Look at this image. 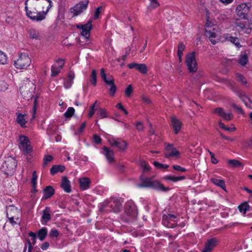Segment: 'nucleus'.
<instances>
[{"instance_id":"338daca9","label":"nucleus","mask_w":252,"mask_h":252,"mask_svg":"<svg viewBox=\"0 0 252 252\" xmlns=\"http://www.w3.org/2000/svg\"><path fill=\"white\" fill-rule=\"evenodd\" d=\"M49 247V244L48 242H45L41 246V249L43 250H47Z\"/></svg>"},{"instance_id":"c85d7f7f","label":"nucleus","mask_w":252,"mask_h":252,"mask_svg":"<svg viewBox=\"0 0 252 252\" xmlns=\"http://www.w3.org/2000/svg\"><path fill=\"white\" fill-rule=\"evenodd\" d=\"M29 36L31 38L33 39L39 40L40 39V34L38 31L32 29L29 31Z\"/></svg>"},{"instance_id":"6e6552de","label":"nucleus","mask_w":252,"mask_h":252,"mask_svg":"<svg viewBox=\"0 0 252 252\" xmlns=\"http://www.w3.org/2000/svg\"><path fill=\"white\" fill-rule=\"evenodd\" d=\"M19 148L26 154H29L32 151V147L29 138L25 135H20L19 138Z\"/></svg>"},{"instance_id":"0eeeda50","label":"nucleus","mask_w":252,"mask_h":252,"mask_svg":"<svg viewBox=\"0 0 252 252\" xmlns=\"http://www.w3.org/2000/svg\"><path fill=\"white\" fill-rule=\"evenodd\" d=\"M251 7L252 4L249 2L241 3L236 7V13L241 19H245L247 18Z\"/></svg>"},{"instance_id":"79ce46f5","label":"nucleus","mask_w":252,"mask_h":252,"mask_svg":"<svg viewBox=\"0 0 252 252\" xmlns=\"http://www.w3.org/2000/svg\"><path fill=\"white\" fill-rule=\"evenodd\" d=\"M249 208L250 206L246 202L242 204L239 206V211L244 214L246 213V211L249 210Z\"/></svg>"},{"instance_id":"f704fd0d","label":"nucleus","mask_w":252,"mask_h":252,"mask_svg":"<svg viewBox=\"0 0 252 252\" xmlns=\"http://www.w3.org/2000/svg\"><path fill=\"white\" fill-rule=\"evenodd\" d=\"M164 179L166 180H170L171 181H172L173 182H176L179 181L183 180L185 179V177L183 176H180V177H176L174 176H166L164 177Z\"/></svg>"},{"instance_id":"f03ea898","label":"nucleus","mask_w":252,"mask_h":252,"mask_svg":"<svg viewBox=\"0 0 252 252\" xmlns=\"http://www.w3.org/2000/svg\"><path fill=\"white\" fill-rule=\"evenodd\" d=\"M141 183L136 185V187L138 188H150L164 191L169 189L168 188L164 187L158 181L153 180L151 178H146L145 179H141Z\"/></svg>"},{"instance_id":"f8f14e48","label":"nucleus","mask_w":252,"mask_h":252,"mask_svg":"<svg viewBox=\"0 0 252 252\" xmlns=\"http://www.w3.org/2000/svg\"><path fill=\"white\" fill-rule=\"evenodd\" d=\"M16 167V162L15 160L12 158H8L2 164V169L7 174L8 172L13 171Z\"/></svg>"},{"instance_id":"4be33fe9","label":"nucleus","mask_w":252,"mask_h":252,"mask_svg":"<svg viewBox=\"0 0 252 252\" xmlns=\"http://www.w3.org/2000/svg\"><path fill=\"white\" fill-rule=\"evenodd\" d=\"M51 210L48 207H46L43 211L41 222L42 224H46L50 219Z\"/></svg>"},{"instance_id":"473e14b6","label":"nucleus","mask_w":252,"mask_h":252,"mask_svg":"<svg viewBox=\"0 0 252 252\" xmlns=\"http://www.w3.org/2000/svg\"><path fill=\"white\" fill-rule=\"evenodd\" d=\"M44 193L45 198H48L54 194V189L52 187L48 186L45 189Z\"/></svg>"},{"instance_id":"58836bf2","label":"nucleus","mask_w":252,"mask_h":252,"mask_svg":"<svg viewBox=\"0 0 252 252\" xmlns=\"http://www.w3.org/2000/svg\"><path fill=\"white\" fill-rule=\"evenodd\" d=\"M61 68L58 67L57 64H53L51 67V76H56L61 71Z\"/></svg>"},{"instance_id":"9b49d317","label":"nucleus","mask_w":252,"mask_h":252,"mask_svg":"<svg viewBox=\"0 0 252 252\" xmlns=\"http://www.w3.org/2000/svg\"><path fill=\"white\" fill-rule=\"evenodd\" d=\"M89 0H86L83 1H80L76 4L72 8L70 9V12L73 16H76L81 14L85 10L88 6Z\"/></svg>"},{"instance_id":"0e129e2a","label":"nucleus","mask_w":252,"mask_h":252,"mask_svg":"<svg viewBox=\"0 0 252 252\" xmlns=\"http://www.w3.org/2000/svg\"><path fill=\"white\" fill-rule=\"evenodd\" d=\"M136 128L139 131L142 130L144 128L143 124L140 122H137L136 124Z\"/></svg>"},{"instance_id":"cd10ccee","label":"nucleus","mask_w":252,"mask_h":252,"mask_svg":"<svg viewBox=\"0 0 252 252\" xmlns=\"http://www.w3.org/2000/svg\"><path fill=\"white\" fill-rule=\"evenodd\" d=\"M26 117V114H22V113H18L17 116V122L23 127H26L27 123Z\"/></svg>"},{"instance_id":"13d9d810","label":"nucleus","mask_w":252,"mask_h":252,"mask_svg":"<svg viewBox=\"0 0 252 252\" xmlns=\"http://www.w3.org/2000/svg\"><path fill=\"white\" fill-rule=\"evenodd\" d=\"M96 103H97V101H95L94 103V105L93 106H92V107L91 108V109L89 113V117L90 118L92 117L95 113V109H94V107H95V105L96 104Z\"/></svg>"},{"instance_id":"e433bc0d","label":"nucleus","mask_w":252,"mask_h":252,"mask_svg":"<svg viewBox=\"0 0 252 252\" xmlns=\"http://www.w3.org/2000/svg\"><path fill=\"white\" fill-rule=\"evenodd\" d=\"M150 3L147 6V9L149 10H152L157 8L159 6V3L157 0H149Z\"/></svg>"},{"instance_id":"aec40b11","label":"nucleus","mask_w":252,"mask_h":252,"mask_svg":"<svg viewBox=\"0 0 252 252\" xmlns=\"http://www.w3.org/2000/svg\"><path fill=\"white\" fill-rule=\"evenodd\" d=\"M103 154L105 155L107 160L109 163H112L114 161V152L109 149L106 147L103 148Z\"/></svg>"},{"instance_id":"2f4dec72","label":"nucleus","mask_w":252,"mask_h":252,"mask_svg":"<svg viewBox=\"0 0 252 252\" xmlns=\"http://www.w3.org/2000/svg\"><path fill=\"white\" fill-rule=\"evenodd\" d=\"M65 167L63 165H53L50 169V173L54 175L58 172H62L64 171Z\"/></svg>"},{"instance_id":"c756f323","label":"nucleus","mask_w":252,"mask_h":252,"mask_svg":"<svg viewBox=\"0 0 252 252\" xmlns=\"http://www.w3.org/2000/svg\"><path fill=\"white\" fill-rule=\"evenodd\" d=\"M210 180L214 185L225 190V184L223 180L213 178Z\"/></svg>"},{"instance_id":"b1692460","label":"nucleus","mask_w":252,"mask_h":252,"mask_svg":"<svg viewBox=\"0 0 252 252\" xmlns=\"http://www.w3.org/2000/svg\"><path fill=\"white\" fill-rule=\"evenodd\" d=\"M61 187L66 192L69 193L71 191L70 182L66 177H63Z\"/></svg>"},{"instance_id":"774afa93","label":"nucleus","mask_w":252,"mask_h":252,"mask_svg":"<svg viewBox=\"0 0 252 252\" xmlns=\"http://www.w3.org/2000/svg\"><path fill=\"white\" fill-rule=\"evenodd\" d=\"M185 48V46L183 43H180L178 45V51L183 52Z\"/></svg>"},{"instance_id":"dca6fc26","label":"nucleus","mask_w":252,"mask_h":252,"mask_svg":"<svg viewBox=\"0 0 252 252\" xmlns=\"http://www.w3.org/2000/svg\"><path fill=\"white\" fill-rule=\"evenodd\" d=\"M215 113L226 121H229L232 118V114L230 111L225 112L223 109L220 107L216 108L215 110Z\"/></svg>"},{"instance_id":"69168bd1","label":"nucleus","mask_w":252,"mask_h":252,"mask_svg":"<svg viewBox=\"0 0 252 252\" xmlns=\"http://www.w3.org/2000/svg\"><path fill=\"white\" fill-rule=\"evenodd\" d=\"M51 237H57L59 235V232L57 230H52L50 233Z\"/></svg>"},{"instance_id":"a19ab883","label":"nucleus","mask_w":252,"mask_h":252,"mask_svg":"<svg viewBox=\"0 0 252 252\" xmlns=\"http://www.w3.org/2000/svg\"><path fill=\"white\" fill-rule=\"evenodd\" d=\"M57 129V126L53 125H49L47 129V133L49 135H52L54 134Z\"/></svg>"},{"instance_id":"c03bdc74","label":"nucleus","mask_w":252,"mask_h":252,"mask_svg":"<svg viewBox=\"0 0 252 252\" xmlns=\"http://www.w3.org/2000/svg\"><path fill=\"white\" fill-rule=\"evenodd\" d=\"M6 55L0 50V64H5L7 63Z\"/></svg>"},{"instance_id":"5fc2aeb1","label":"nucleus","mask_w":252,"mask_h":252,"mask_svg":"<svg viewBox=\"0 0 252 252\" xmlns=\"http://www.w3.org/2000/svg\"><path fill=\"white\" fill-rule=\"evenodd\" d=\"M119 19L123 22H126L127 21H130V18L128 16H125V13L121 14L119 17Z\"/></svg>"},{"instance_id":"603ef678","label":"nucleus","mask_w":252,"mask_h":252,"mask_svg":"<svg viewBox=\"0 0 252 252\" xmlns=\"http://www.w3.org/2000/svg\"><path fill=\"white\" fill-rule=\"evenodd\" d=\"M236 79L238 81L241 82V83L243 85H245L247 83V81L245 78L240 74H237L236 75Z\"/></svg>"},{"instance_id":"423d86ee","label":"nucleus","mask_w":252,"mask_h":252,"mask_svg":"<svg viewBox=\"0 0 252 252\" xmlns=\"http://www.w3.org/2000/svg\"><path fill=\"white\" fill-rule=\"evenodd\" d=\"M186 63L189 72L194 73L197 71L198 66L195 57V52H192L187 55Z\"/></svg>"},{"instance_id":"052dcab7","label":"nucleus","mask_w":252,"mask_h":252,"mask_svg":"<svg viewBox=\"0 0 252 252\" xmlns=\"http://www.w3.org/2000/svg\"><path fill=\"white\" fill-rule=\"evenodd\" d=\"M53 159V158L52 156L50 155H47L46 156L44 159V164H47L48 162L51 161L52 159Z\"/></svg>"},{"instance_id":"864d4df0","label":"nucleus","mask_w":252,"mask_h":252,"mask_svg":"<svg viewBox=\"0 0 252 252\" xmlns=\"http://www.w3.org/2000/svg\"><path fill=\"white\" fill-rule=\"evenodd\" d=\"M140 164L141 166L143 167V170L144 171H148L149 170L150 167L146 162V161L144 160L141 161Z\"/></svg>"},{"instance_id":"37998d69","label":"nucleus","mask_w":252,"mask_h":252,"mask_svg":"<svg viewBox=\"0 0 252 252\" xmlns=\"http://www.w3.org/2000/svg\"><path fill=\"white\" fill-rule=\"evenodd\" d=\"M90 82L94 85L95 86L96 84V73L95 70H93L90 76Z\"/></svg>"},{"instance_id":"7c9ffc66","label":"nucleus","mask_w":252,"mask_h":252,"mask_svg":"<svg viewBox=\"0 0 252 252\" xmlns=\"http://www.w3.org/2000/svg\"><path fill=\"white\" fill-rule=\"evenodd\" d=\"M113 204L114 205H111V207L113 208V211L116 213L120 212L122 208V204L120 200L118 199H114Z\"/></svg>"},{"instance_id":"3c124183","label":"nucleus","mask_w":252,"mask_h":252,"mask_svg":"<svg viewBox=\"0 0 252 252\" xmlns=\"http://www.w3.org/2000/svg\"><path fill=\"white\" fill-rule=\"evenodd\" d=\"M153 164L157 168L160 169L167 168L169 167V166L167 164H163L157 161H154Z\"/></svg>"},{"instance_id":"a878e982","label":"nucleus","mask_w":252,"mask_h":252,"mask_svg":"<svg viewBox=\"0 0 252 252\" xmlns=\"http://www.w3.org/2000/svg\"><path fill=\"white\" fill-rule=\"evenodd\" d=\"M224 38L226 40L230 41L234 44L237 47L240 48L241 47L240 40L238 38L231 36L230 34L224 35Z\"/></svg>"},{"instance_id":"2eb2a0df","label":"nucleus","mask_w":252,"mask_h":252,"mask_svg":"<svg viewBox=\"0 0 252 252\" xmlns=\"http://www.w3.org/2000/svg\"><path fill=\"white\" fill-rule=\"evenodd\" d=\"M125 212L129 216L134 217L137 215V210L135 205L132 202L126 204Z\"/></svg>"},{"instance_id":"39448f33","label":"nucleus","mask_w":252,"mask_h":252,"mask_svg":"<svg viewBox=\"0 0 252 252\" xmlns=\"http://www.w3.org/2000/svg\"><path fill=\"white\" fill-rule=\"evenodd\" d=\"M31 63V60L27 53H21L18 59L14 61V65L18 69H26Z\"/></svg>"},{"instance_id":"393cba45","label":"nucleus","mask_w":252,"mask_h":252,"mask_svg":"<svg viewBox=\"0 0 252 252\" xmlns=\"http://www.w3.org/2000/svg\"><path fill=\"white\" fill-rule=\"evenodd\" d=\"M171 123L175 133L177 134L180 131L181 128V122L178 119L173 117L171 118Z\"/></svg>"},{"instance_id":"09e8293b","label":"nucleus","mask_w":252,"mask_h":252,"mask_svg":"<svg viewBox=\"0 0 252 252\" xmlns=\"http://www.w3.org/2000/svg\"><path fill=\"white\" fill-rule=\"evenodd\" d=\"M103 80L105 82V83L108 85L112 84V83H114V79L113 77L111 76H109L108 77H107L106 76V77L103 78Z\"/></svg>"},{"instance_id":"5701e85b","label":"nucleus","mask_w":252,"mask_h":252,"mask_svg":"<svg viewBox=\"0 0 252 252\" xmlns=\"http://www.w3.org/2000/svg\"><path fill=\"white\" fill-rule=\"evenodd\" d=\"M74 77V73L70 71L68 73L67 78L64 81V86L65 88L68 89L72 86Z\"/></svg>"},{"instance_id":"a211bd4d","label":"nucleus","mask_w":252,"mask_h":252,"mask_svg":"<svg viewBox=\"0 0 252 252\" xmlns=\"http://www.w3.org/2000/svg\"><path fill=\"white\" fill-rule=\"evenodd\" d=\"M176 218V216L172 214L164 215L162 217V223L167 227H172L175 224L170 223V221Z\"/></svg>"},{"instance_id":"c9c22d12","label":"nucleus","mask_w":252,"mask_h":252,"mask_svg":"<svg viewBox=\"0 0 252 252\" xmlns=\"http://www.w3.org/2000/svg\"><path fill=\"white\" fill-rule=\"evenodd\" d=\"M47 234V229L43 227L40 229L38 232V237L40 241H43L45 237H46Z\"/></svg>"},{"instance_id":"4d7b16f0","label":"nucleus","mask_w":252,"mask_h":252,"mask_svg":"<svg viewBox=\"0 0 252 252\" xmlns=\"http://www.w3.org/2000/svg\"><path fill=\"white\" fill-rule=\"evenodd\" d=\"M109 86L110 87L109 89L110 94L111 95H114L116 91V87L114 85V83H112V84L109 85Z\"/></svg>"},{"instance_id":"72a5a7b5","label":"nucleus","mask_w":252,"mask_h":252,"mask_svg":"<svg viewBox=\"0 0 252 252\" xmlns=\"http://www.w3.org/2000/svg\"><path fill=\"white\" fill-rule=\"evenodd\" d=\"M248 62V56L246 54V53L244 54H241L240 55L239 59L238 60V63L244 66L246 65Z\"/></svg>"},{"instance_id":"de8ad7c7","label":"nucleus","mask_w":252,"mask_h":252,"mask_svg":"<svg viewBox=\"0 0 252 252\" xmlns=\"http://www.w3.org/2000/svg\"><path fill=\"white\" fill-rule=\"evenodd\" d=\"M133 92L131 85H129L125 90V94L127 97H129Z\"/></svg>"},{"instance_id":"6e6d98bb","label":"nucleus","mask_w":252,"mask_h":252,"mask_svg":"<svg viewBox=\"0 0 252 252\" xmlns=\"http://www.w3.org/2000/svg\"><path fill=\"white\" fill-rule=\"evenodd\" d=\"M99 117L100 118L103 119L107 117L106 111L104 109H100L99 110Z\"/></svg>"},{"instance_id":"6ab92c4d","label":"nucleus","mask_w":252,"mask_h":252,"mask_svg":"<svg viewBox=\"0 0 252 252\" xmlns=\"http://www.w3.org/2000/svg\"><path fill=\"white\" fill-rule=\"evenodd\" d=\"M217 244V240L216 238H213L208 240L202 252H211L216 247Z\"/></svg>"},{"instance_id":"4468645a","label":"nucleus","mask_w":252,"mask_h":252,"mask_svg":"<svg viewBox=\"0 0 252 252\" xmlns=\"http://www.w3.org/2000/svg\"><path fill=\"white\" fill-rule=\"evenodd\" d=\"M216 31V30L214 27L212 28L208 23H206L205 35L207 37H208L210 38V41L213 44H215L217 42V41L215 39L217 36Z\"/></svg>"},{"instance_id":"bb28decb","label":"nucleus","mask_w":252,"mask_h":252,"mask_svg":"<svg viewBox=\"0 0 252 252\" xmlns=\"http://www.w3.org/2000/svg\"><path fill=\"white\" fill-rule=\"evenodd\" d=\"M238 95L247 106L252 109V101L250 100L244 93L242 92L238 93Z\"/></svg>"},{"instance_id":"bf43d9fd","label":"nucleus","mask_w":252,"mask_h":252,"mask_svg":"<svg viewBox=\"0 0 252 252\" xmlns=\"http://www.w3.org/2000/svg\"><path fill=\"white\" fill-rule=\"evenodd\" d=\"M173 168L177 171H179L182 172H186L187 171V169L185 168L182 167L181 166L179 165H173L172 166Z\"/></svg>"},{"instance_id":"7ed1b4c3","label":"nucleus","mask_w":252,"mask_h":252,"mask_svg":"<svg viewBox=\"0 0 252 252\" xmlns=\"http://www.w3.org/2000/svg\"><path fill=\"white\" fill-rule=\"evenodd\" d=\"M35 89V85L31 81H28L25 85L22 86L20 88V91L23 98L27 100L31 99L33 96Z\"/></svg>"},{"instance_id":"f257e3e1","label":"nucleus","mask_w":252,"mask_h":252,"mask_svg":"<svg viewBox=\"0 0 252 252\" xmlns=\"http://www.w3.org/2000/svg\"><path fill=\"white\" fill-rule=\"evenodd\" d=\"M52 3L51 0H27L25 3L26 14L33 21H41L45 19Z\"/></svg>"},{"instance_id":"680f3d73","label":"nucleus","mask_w":252,"mask_h":252,"mask_svg":"<svg viewBox=\"0 0 252 252\" xmlns=\"http://www.w3.org/2000/svg\"><path fill=\"white\" fill-rule=\"evenodd\" d=\"M55 64H57L58 67L62 69L64 65V61L62 59H59L56 61V63Z\"/></svg>"},{"instance_id":"e2e57ef3","label":"nucleus","mask_w":252,"mask_h":252,"mask_svg":"<svg viewBox=\"0 0 252 252\" xmlns=\"http://www.w3.org/2000/svg\"><path fill=\"white\" fill-rule=\"evenodd\" d=\"M94 142L96 144H100L101 142V139L99 136L96 134H94L93 136Z\"/></svg>"},{"instance_id":"20e7f679","label":"nucleus","mask_w":252,"mask_h":252,"mask_svg":"<svg viewBox=\"0 0 252 252\" xmlns=\"http://www.w3.org/2000/svg\"><path fill=\"white\" fill-rule=\"evenodd\" d=\"M6 214L9 222L12 225L18 223L19 219L20 212L19 209L13 205L7 207Z\"/></svg>"},{"instance_id":"1a4fd4ad","label":"nucleus","mask_w":252,"mask_h":252,"mask_svg":"<svg viewBox=\"0 0 252 252\" xmlns=\"http://www.w3.org/2000/svg\"><path fill=\"white\" fill-rule=\"evenodd\" d=\"M92 22L89 20L86 24H79L76 28L81 30V35L86 39H88L90 35V32L93 28Z\"/></svg>"},{"instance_id":"4c0bfd02","label":"nucleus","mask_w":252,"mask_h":252,"mask_svg":"<svg viewBox=\"0 0 252 252\" xmlns=\"http://www.w3.org/2000/svg\"><path fill=\"white\" fill-rule=\"evenodd\" d=\"M235 26L238 30H243L246 27V22L244 21L236 20Z\"/></svg>"},{"instance_id":"9d476101","label":"nucleus","mask_w":252,"mask_h":252,"mask_svg":"<svg viewBox=\"0 0 252 252\" xmlns=\"http://www.w3.org/2000/svg\"><path fill=\"white\" fill-rule=\"evenodd\" d=\"M164 150V156L166 158H179L181 154L172 144H166Z\"/></svg>"},{"instance_id":"412c9836","label":"nucleus","mask_w":252,"mask_h":252,"mask_svg":"<svg viewBox=\"0 0 252 252\" xmlns=\"http://www.w3.org/2000/svg\"><path fill=\"white\" fill-rule=\"evenodd\" d=\"M79 186L82 190H86L90 188V185L91 184L90 180L87 178H80L79 180Z\"/></svg>"},{"instance_id":"ea45409f","label":"nucleus","mask_w":252,"mask_h":252,"mask_svg":"<svg viewBox=\"0 0 252 252\" xmlns=\"http://www.w3.org/2000/svg\"><path fill=\"white\" fill-rule=\"evenodd\" d=\"M75 112L74 109L72 107H69L67 111L64 113V116L65 117L69 118H71L74 114Z\"/></svg>"},{"instance_id":"8fccbe9b","label":"nucleus","mask_w":252,"mask_h":252,"mask_svg":"<svg viewBox=\"0 0 252 252\" xmlns=\"http://www.w3.org/2000/svg\"><path fill=\"white\" fill-rule=\"evenodd\" d=\"M102 6H99L97 8H96L94 14V19H97L98 18L99 14L101 13L102 11Z\"/></svg>"},{"instance_id":"49530a36","label":"nucleus","mask_w":252,"mask_h":252,"mask_svg":"<svg viewBox=\"0 0 252 252\" xmlns=\"http://www.w3.org/2000/svg\"><path fill=\"white\" fill-rule=\"evenodd\" d=\"M228 162L233 167H238L241 165V163L236 159L229 160Z\"/></svg>"},{"instance_id":"a18cd8bd","label":"nucleus","mask_w":252,"mask_h":252,"mask_svg":"<svg viewBox=\"0 0 252 252\" xmlns=\"http://www.w3.org/2000/svg\"><path fill=\"white\" fill-rule=\"evenodd\" d=\"M37 179V175L35 171H34L32 173V184L33 188H35L36 186V181Z\"/></svg>"},{"instance_id":"ddd939ff","label":"nucleus","mask_w":252,"mask_h":252,"mask_svg":"<svg viewBox=\"0 0 252 252\" xmlns=\"http://www.w3.org/2000/svg\"><path fill=\"white\" fill-rule=\"evenodd\" d=\"M108 142L112 147L117 148L121 151L124 150L127 147L126 142L120 139L110 138Z\"/></svg>"},{"instance_id":"f3484780","label":"nucleus","mask_w":252,"mask_h":252,"mask_svg":"<svg viewBox=\"0 0 252 252\" xmlns=\"http://www.w3.org/2000/svg\"><path fill=\"white\" fill-rule=\"evenodd\" d=\"M129 68H135L141 73L146 74L147 72V67L144 63H131L127 65Z\"/></svg>"}]
</instances>
